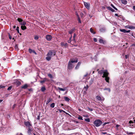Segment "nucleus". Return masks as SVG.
Masks as SVG:
<instances>
[{"mask_svg":"<svg viewBox=\"0 0 135 135\" xmlns=\"http://www.w3.org/2000/svg\"><path fill=\"white\" fill-rule=\"evenodd\" d=\"M56 52L54 50H50L47 54V56L46 58L47 60L48 61H50L52 56L55 55Z\"/></svg>","mask_w":135,"mask_h":135,"instance_id":"obj_1","label":"nucleus"},{"mask_svg":"<svg viewBox=\"0 0 135 135\" xmlns=\"http://www.w3.org/2000/svg\"><path fill=\"white\" fill-rule=\"evenodd\" d=\"M94 125L97 127L100 126L102 123V122L99 119L95 120L93 123Z\"/></svg>","mask_w":135,"mask_h":135,"instance_id":"obj_2","label":"nucleus"},{"mask_svg":"<svg viewBox=\"0 0 135 135\" xmlns=\"http://www.w3.org/2000/svg\"><path fill=\"white\" fill-rule=\"evenodd\" d=\"M17 20L19 22L20 24L22 25V26L25 25L26 24V21H23V20L21 18H18L17 19Z\"/></svg>","mask_w":135,"mask_h":135,"instance_id":"obj_3","label":"nucleus"},{"mask_svg":"<svg viewBox=\"0 0 135 135\" xmlns=\"http://www.w3.org/2000/svg\"><path fill=\"white\" fill-rule=\"evenodd\" d=\"M46 39L48 41H50L51 40L52 37L50 35H48L46 36Z\"/></svg>","mask_w":135,"mask_h":135,"instance_id":"obj_4","label":"nucleus"},{"mask_svg":"<svg viewBox=\"0 0 135 135\" xmlns=\"http://www.w3.org/2000/svg\"><path fill=\"white\" fill-rule=\"evenodd\" d=\"M73 67L74 66L72 64V63L70 61H69L68 63V69H71L73 68Z\"/></svg>","mask_w":135,"mask_h":135,"instance_id":"obj_5","label":"nucleus"},{"mask_svg":"<svg viewBox=\"0 0 135 135\" xmlns=\"http://www.w3.org/2000/svg\"><path fill=\"white\" fill-rule=\"evenodd\" d=\"M99 31L102 32H104L106 31V28L104 26L101 27L99 30Z\"/></svg>","mask_w":135,"mask_h":135,"instance_id":"obj_6","label":"nucleus"},{"mask_svg":"<svg viewBox=\"0 0 135 135\" xmlns=\"http://www.w3.org/2000/svg\"><path fill=\"white\" fill-rule=\"evenodd\" d=\"M24 124L25 125L28 127H30L32 126L31 124H30V123L29 122H25Z\"/></svg>","mask_w":135,"mask_h":135,"instance_id":"obj_7","label":"nucleus"},{"mask_svg":"<svg viewBox=\"0 0 135 135\" xmlns=\"http://www.w3.org/2000/svg\"><path fill=\"white\" fill-rule=\"evenodd\" d=\"M120 31L123 32L124 33H129L130 31V30H126L124 29H120Z\"/></svg>","mask_w":135,"mask_h":135,"instance_id":"obj_8","label":"nucleus"},{"mask_svg":"<svg viewBox=\"0 0 135 135\" xmlns=\"http://www.w3.org/2000/svg\"><path fill=\"white\" fill-rule=\"evenodd\" d=\"M108 74L109 73L107 71L105 70V71H104L103 76L102 77L104 78L106 76H108Z\"/></svg>","mask_w":135,"mask_h":135,"instance_id":"obj_9","label":"nucleus"},{"mask_svg":"<svg viewBox=\"0 0 135 135\" xmlns=\"http://www.w3.org/2000/svg\"><path fill=\"white\" fill-rule=\"evenodd\" d=\"M96 98L99 100L103 101L104 99V98H102L100 96H97L96 97Z\"/></svg>","mask_w":135,"mask_h":135,"instance_id":"obj_10","label":"nucleus"},{"mask_svg":"<svg viewBox=\"0 0 135 135\" xmlns=\"http://www.w3.org/2000/svg\"><path fill=\"white\" fill-rule=\"evenodd\" d=\"M125 27L126 28H129L130 29H135V27L132 26H126Z\"/></svg>","mask_w":135,"mask_h":135,"instance_id":"obj_11","label":"nucleus"},{"mask_svg":"<svg viewBox=\"0 0 135 135\" xmlns=\"http://www.w3.org/2000/svg\"><path fill=\"white\" fill-rule=\"evenodd\" d=\"M84 5L88 9H90V5L89 4H88L87 3L85 2H84Z\"/></svg>","mask_w":135,"mask_h":135,"instance_id":"obj_12","label":"nucleus"},{"mask_svg":"<svg viewBox=\"0 0 135 135\" xmlns=\"http://www.w3.org/2000/svg\"><path fill=\"white\" fill-rule=\"evenodd\" d=\"M58 88L60 90L63 91H65L67 90V88L66 87L64 88H62L60 87H58Z\"/></svg>","mask_w":135,"mask_h":135,"instance_id":"obj_13","label":"nucleus"},{"mask_svg":"<svg viewBox=\"0 0 135 135\" xmlns=\"http://www.w3.org/2000/svg\"><path fill=\"white\" fill-rule=\"evenodd\" d=\"M32 130V128L30 127H28V133L30 135L31 134V132Z\"/></svg>","mask_w":135,"mask_h":135,"instance_id":"obj_14","label":"nucleus"},{"mask_svg":"<svg viewBox=\"0 0 135 135\" xmlns=\"http://www.w3.org/2000/svg\"><path fill=\"white\" fill-rule=\"evenodd\" d=\"M61 45L62 46H64L65 47H67L68 45L67 43H64L63 42H62L61 43Z\"/></svg>","mask_w":135,"mask_h":135,"instance_id":"obj_15","label":"nucleus"},{"mask_svg":"<svg viewBox=\"0 0 135 135\" xmlns=\"http://www.w3.org/2000/svg\"><path fill=\"white\" fill-rule=\"evenodd\" d=\"M99 42L100 43H103L104 44L105 43V42L104 41L103 39L100 38L99 40Z\"/></svg>","mask_w":135,"mask_h":135,"instance_id":"obj_16","label":"nucleus"},{"mask_svg":"<svg viewBox=\"0 0 135 135\" xmlns=\"http://www.w3.org/2000/svg\"><path fill=\"white\" fill-rule=\"evenodd\" d=\"M47 81V79L46 78H45L43 79V80H41L40 81V83H41L42 84V83H44L45 81Z\"/></svg>","mask_w":135,"mask_h":135,"instance_id":"obj_17","label":"nucleus"},{"mask_svg":"<svg viewBox=\"0 0 135 135\" xmlns=\"http://www.w3.org/2000/svg\"><path fill=\"white\" fill-rule=\"evenodd\" d=\"M107 8L108 10L111 11L112 12H114L115 11L114 10L110 7H108Z\"/></svg>","mask_w":135,"mask_h":135,"instance_id":"obj_18","label":"nucleus"},{"mask_svg":"<svg viewBox=\"0 0 135 135\" xmlns=\"http://www.w3.org/2000/svg\"><path fill=\"white\" fill-rule=\"evenodd\" d=\"M78 62V59H75L74 60H71L70 62L71 63H73L74 62L76 63Z\"/></svg>","mask_w":135,"mask_h":135,"instance_id":"obj_19","label":"nucleus"},{"mask_svg":"<svg viewBox=\"0 0 135 135\" xmlns=\"http://www.w3.org/2000/svg\"><path fill=\"white\" fill-rule=\"evenodd\" d=\"M80 64H81V62H79L78 63L76 66L75 67V69H78L79 68V67L80 66Z\"/></svg>","mask_w":135,"mask_h":135,"instance_id":"obj_20","label":"nucleus"},{"mask_svg":"<svg viewBox=\"0 0 135 135\" xmlns=\"http://www.w3.org/2000/svg\"><path fill=\"white\" fill-rule=\"evenodd\" d=\"M28 86L27 84H25L24 85L21 87V88L23 89H26L28 87Z\"/></svg>","mask_w":135,"mask_h":135,"instance_id":"obj_21","label":"nucleus"},{"mask_svg":"<svg viewBox=\"0 0 135 135\" xmlns=\"http://www.w3.org/2000/svg\"><path fill=\"white\" fill-rule=\"evenodd\" d=\"M122 3L124 4H126L127 3V1L126 0H122Z\"/></svg>","mask_w":135,"mask_h":135,"instance_id":"obj_22","label":"nucleus"},{"mask_svg":"<svg viewBox=\"0 0 135 135\" xmlns=\"http://www.w3.org/2000/svg\"><path fill=\"white\" fill-rule=\"evenodd\" d=\"M52 100V99L51 98H50L46 102V104H48Z\"/></svg>","mask_w":135,"mask_h":135,"instance_id":"obj_23","label":"nucleus"},{"mask_svg":"<svg viewBox=\"0 0 135 135\" xmlns=\"http://www.w3.org/2000/svg\"><path fill=\"white\" fill-rule=\"evenodd\" d=\"M21 29L23 30H24L26 29V27L25 25L21 26Z\"/></svg>","mask_w":135,"mask_h":135,"instance_id":"obj_24","label":"nucleus"},{"mask_svg":"<svg viewBox=\"0 0 135 135\" xmlns=\"http://www.w3.org/2000/svg\"><path fill=\"white\" fill-rule=\"evenodd\" d=\"M105 77V80L107 82L109 83V77L108 76H106Z\"/></svg>","mask_w":135,"mask_h":135,"instance_id":"obj_25","label":"nucleus"},{"mask_svg":"<svg viewBox=\"0 0 135 135\" xmlns=\"http://www.w3.org/2000/svg\"><path fill=\"white\" fill-rule=\"evenodd\" d=\"M65 100L66 101L69 102L70 100V99L67 97H64Z\"/></svg>","mask_w":135,"mask_h":135,"instance_id":"obj_26","label":"nucleus"},{"mask_svg":"<svg viewBox=\"0 0 135 135\" xmlns=\"http://www.w3.org/2000/svg\"><path fill=\"white\" fill-rule=\"evenodd\" d=\"M41 90L42 91L44 92L46 90V88L44 86H42L41 88Z\"/></svg>","mask_w":135,"mask_h":135,"instance_id":"obj_27","label":"nucleus"},{"mask_svg":"<svg viewBox=\"0 0 135 135\" xmlns=\"http://www.w3.org/2000/svg\"><path fill=\"white\" fill-rule=\"evenodd\" d=\"M90 31L91 33H93V34H95V32L93 31V30L92 28H91L90 29Z\"/></svg>","mask_w":135,"mask_h":135,"instance_id":"obj_28","label":"nucleus"},{"mask_svg":"<svg viewBox=\"0 0 135 135\" xmlns=\"http://www.w3.org/2000/svg\"><path fill=\"white\" fill-rule=\"evenodd\" d=\"M104 90H108L109 92H110V88H104Z\"/></svg>","mask_w":135,"mask_h":135,"instance_id":"obj_29","label":"nucleus"},{"mask_svg":"<svg viewBox=\"0 0 135 135\" xmlns=\"http://www.w3.org/2000/svg\"><path fill=\"white\" fill-rule=\"evenodd\" d=\"M104 73V71L103 70H100L98 71V73L100 74H102Z\"/></svg>","mask_w":135,"mask_h":135,"instance_id":"obj_30","label":"nucleus"},{"mask_svg":"<svg viewBox=\"0 0 135 135\" xmlns=\"http://www.w3.org/2000/svg\"><path fill=\"white\" fill-rule=\"evenodd\" d=\"M55 104L54 103H52L51 105H50V107L52 108H53L55 107Z\"/></svg>","mask_w":135,"mask_h":135,"instance_id":"obj_31","label":"nucleus"},{"mask_svg":"<svg viewBox=\"0 0 135 135\" xmlns=\"http://www.w3.org/2000/svg\"><path fill=\"white\" fill-rule=\"evenodd\" d=\"M89 88V86L88 85H87L86 86H85L84 88V89L86 91Z\"/></svg>","mask_w":135,"mask_h":135,"instance_id":"obj_32","label":"nucleus"},{"mask_svg":"<svg viewBox=\"0 0 135 135\" xmlns=\"http://www.w3.org/2000/svg\"><path fill=\"white\" fill-rule=\"evenodd\" d=\"M111 6L114 9L116 10H117V8H116L115 7H114V6L112 4H111Z\"/></svg>","mask_w":135,"mask_h":135,"instance_id":"obj_33","label":"nucleus"},{"mask_svg":"<svg viewBox=\"0 0 135 135\" xmlns=\"http://www.w3.org/2000/svg\"><path fill=\"white\" fill-rule=\"evenodd\" d=\"M85 120L88 122H90V119L89 118L85 119Z\"/></svg>","mask_w":135,"mask_h":135,"instance_id":"obj_34","label":"nucleus"},{"mask_svg":"<svg viewBox=\"0 0 135 135\" xmlns=\"http://www.w3.org/2000/svg\"><path fill=\"white\" fill-rule=\"evenodd\" d=\"M78 118V119H80V120H83L82 117L80 115H79V117Z\"/></svg>","mask_w":135,"mask_h":135,"instance_id":"obj_35","label":"nucleus"},{"mask_svg":"<svg viewBox=\"0 0 135 135\" xmlns=\"http://www.w3.org/2000/svg\"><path fill=\"white\" fill-rule=\"evenodd\" d=\"M33 50L31 49L30 48L28 49V51L30 53H31L32 52Z\"/></svg>","mask_w":135,"mask_h":135,"instance_id":"obj_36","label":"nucleus"},{"mask_svg":"<svg viewBox=\"0 0 135 135\" xmlns=\"http://www.w3.org/2000/svg\"><path fill=\"white\" fill-rule=\"evenodd\" d=\"M48 76L51 78H53V77L51 74H48Z\"/></svg>","mask_w":135,"mask_h":135,"instance_id":"obj_37","label":"nucleus"},{"mask_svg":"<svg viewBox=\"0 0 135 135\" xmlns=\"http://www.w3.org/2000/svg\"><path fill=\"white\" fill-rule=\"evenodd\" d=\"M73 31L74 30L73 29H71L69 31V33L70 34H71L73 33Z\"/></svg>","mask_w":135,"mask_h":135,"instance_id":"obj_38","label":"nucleus"},{"mask_svg":"<svg viewBox=\"0 0 135 135\" xmlns=\"http://www.w3.org/2000/svg\"><path fill=\"white\" fill-rule=\"evenodd\" d=\"M12 88V86H10L8 88L7 90H10Z\"/></svg>","mask_w":135,"mask_h":135,"instance_id":"obj_39","label":"nucleus"},{"mask_svg":"<svg viewBox=\"0 0 135 135\" xmlns=\"http://www.w3.org/2000/svg\"><path fill=\"white\" fill-rule=\"evenodd\" d=\"M38 37L37 36H36L35 37L34 39L35 40H37L38 39Z\"/></svg>","mask_w":135,"mask_h":135,"instance_id":"obj_40","label":"nucleus"},{"mask_svg":"<svg viewBox=\"0 0 135 135\" xmlns=\"http://www.w3.org/2000/svg\"><path fill=\"white\" fill-rule=\"evenodd\" d=\"M15 48L16 49V50H18V47L16 45L15 46Z\"/></svg>","mask_w":135,"mask_h":135,"instance_id":"obj_41","label":"nucleus"},{"mask_svg":"<svg viewBox=\"0 0 135 135\" xmlns=\"http://www.w3.org/2000/svg\"><path fill=\"white\" fill-rule=\"evenodd\" d=\"M78 21L80 23H81V22L80 20V17H78Z\"/></svg>","mask_w":135,"mask_h":135,"instance_id":"obj_42","label":"nucleus"},{"mask_svg":"<svg viewBox=\"0 0 135 135\" xmlns=\"http://www.w3.org/2000/svg\"><path fill=\"white\" fill-rule=\"evenodd\" d=\"M19 28L18 27H17V28H16V30L18 33H19Z\"/></svg>","mask_w":135,"mask_h":135,"instance_id":"obj_43","label":"nucleus"},{"mask_svg":"<svg viewBox=\"0 0 135 135\" xmlns=\"http://www.w3.org/2000/svg\"><path fill=\"white\" fill-rule=\"evenodd\" d=\"M80 15L81 17H82L83 16L84 14L80 12Z\"/></svg>","mask_w":135,"mask_h":135,"instance_id":"obj_44","label":"nucleus"},{"mask_svg":"<svg viewBox=\"0 0 135 135\" xmlns=\"http://www.w3.org/2000/svg\"><path fill=\"white\" fill-rule=\"evenodd\" d=\"M59 111L60 113H61L62 112H63L64 113L65 112L63 110L61 109H59Z\"/></svg>","mask_w":135,"mask_h":135,"instance_id":"obj_45","label":"nucleus"},{"mask_svg":"<svg viewBox=\"0 0 135 135\" xmlns=\"http://www.w3.org/2000/svg\"><path fill=\"white\" fill-rule=\"evenodd\" d=\"M5 87V86L2 85H0V88H3Z\"/></svg>","mask_w":135,"mask_h":135,"instance_id":"obj_46","label":"nucleus"},{"mask_svg":"<svg viewBox=\"0 0 135 135\" xmlns=\"http://www.w3.org/2000/svg\"><path fill=\"white\" fill-rule=\"evenodd\" d=\"M87 108L90 111H92L93 110V109L92 108H90L89 107H88Z\"/></svg>","mask_w":135,"mask_h":135,"instance_id":"obj_47","label":"nucleus"},{"mask_svg":"<svg viewBox=\"0 0 135 135\" xmlns=\"http://www.w3.org/2000/svg\"><path fill=\"white\" fill-rule=\"evenodd\" d=\"M76 15L77 16L78 18L79 17L78 13L77 12H76Z\"/></svg>","mask_w":135,"mask_h":135,"instance_id":"obj_48","label":"nucleus"},{"mask_svg":"<svg viewBox=\"0 0 135 135\" xmlns=\"http://www.w3.org/2000/svg\"><path fill=\"white\" fill-rule=\"evenodd\" d=\"M93 40L95 42H96L97 41V39L95 38H93Z\"/></svg>","mask_w":135,"mask_h":135,"instance_id":"obj_49","label":"nucleus"},{"mask_svg":"<svg viewBox=\"0 0 135 135\" xmlns=\"http://www.w3.org/2000/svg\"><path fill=\"white\" fill-rule=\"evenodd\" d=\"M17 84H18V85H20V84H21V83L19 81H17Z\"/></svg>","mask_w":135,"mask_h":135,"instance_id":"obj_50","label":"nucleus"},{"mask_svg":"<svg viewBox=\"0 0 135 135\" xmlns=\"http://www.w3.org/2000/svg\"><path fill=\"white\" fill-rule=\"evenodd\" d=\"M133 132H129V133H128V132H127V134H133Z\"/></svg>","mask_w":135,"mask_h":135,"instance_id":"obj_51","label":"nucleus"},{"mask_svg":"<svg viewBox=\"0 0 135 135\" xmlns=\"http://www.w3.org/2000/svg\"><path fill=\"white\" fill-rule=\"evenodd\" d=\"M129 124L133 123V122L132 120H130L129 122Z\"/></svg>","mask_w":135,"mask_h":135,"instance_id":"obj_52","label":"nucleus"},{"mask_svg":"<svg viewBox=\"0 0 135 135\" xmlns=\"http://www.w3.org/2000/svg\"><path fill=\"white\" fill-rule=\"evenodd\" d=\"M32 52L35 55H36L37 54L36 52L34 50H33Z\"/></svg>","mask_w":135,"mask_h":135,"instance_id":"obj_53","label":"nucleus"},{"mask_svg":"<svg viewBox=\"0 0 135 135\" xmlns=\"http://www.w3.org/2000/svg\"><path fill=\"white\" fill-rule=\"evenodd\" d=\"M75 36H76V35H75V33H74V36H73V37H74V39H74V40H75Z\"/></svg>","mask_w":135,"mask_h":135,"instance_id":"obj_54","label":"nucleus"},{"mask_svg":"<svg viewBox=\"0 0 135 135\" xmlns=\"http://www.w3.org/2000/svg\"><path fill=\"white\" fill-rule=\"evenodd\" d=\"M9 38L10 39H11L12 38V36L10 35H9Z\"/></svg>","mask_w":135,"mask_h":135,"instance_id":"obj_55","label":"nucleus"},{"mask_svg":"<svg viewBox=\"0 0 135 135\" xmlns=\"http://www.w3.org/2000/svg\"><path fill=\"white\" fill-rule=\"evenodd\" d=\"M133 9L135 11V6H133Z\"/></svg>","mask_w":135,"mask_h":135,"instance_id":"obj_56","label":"nucleus"},{"mask_svg":"<svg viewBox=\"0 0 135 135\" xmlns=\"http://www.w3.org/2000/svg\"><path fill=\"white\" fill-rule=\"evenodd\" d=\"M40 116L39 115H38L37 116V119L38 120H40Z\"/></svg>","mask_w":135,"mask_h":135,"instance_id":"obj_57","label":"nucleus"},{"mask_svg":"<svg viewBox=\"0 0 135 135\" xmlns=\"http://www.w3.org/2000/svg\"><path fill=\"white\" fill-rule=\"evenodd\" d=\"M109 123L108 122H107V123H104L103 124V126H105V124H108Z\"/></svg>","mask_w":135,"mask_h":135,"instance_id":"obj_58","label":"nucleus"},{"mask_svg":"<svg viewBox=\"0 0 135 135\" xmlns=\"http://www.w3.org/2000/svg\"><path fill=\"white\" fill-rule=\"evenodd\" d=\"M71 40L70 39H69L68 41V43H70L71 42Z\"/></svg>","mask_w":135,"mask_h":135,"instance_id":"obj_59","label":"nucleus"},{"mask_svg":"<svg viewBox=\"0 0 135 135\" xmlns=\"http://www.w3.org/2000/svg\"><path fill=\"white\" fill-rule=\"evenodd\" d=\"M119 126L118 125H117L116 126V127L118 128V127H119Z\"/></svg>","mask_w":135,"mask_h":135,"instance_id":"obj_60","label":"nucleus"},{"mask_svg":"<svg viewBox=\"0 0 135 135\" xmlns=\"http://www.w3.org/2000/svg\"><path fill=\"white\" fill-rule=\"evenodd\" d=\"M15 106H16V104H14V105H13V109H14L15 108Z\"/></svg>","mask_w":135,"mask_h":135,"instance_id":"obj_61","label":"nucleus"},{"mask_svg":"<svg viewBox=\"0 0 135 135\" xmlns=\"http://www.w3.org/2000/svg\"><path fill=\"white\" fill-rule=\"evenodd\" d=\"M115 16H118V14L117 13H115Z\"/></svg>","mask_w":135,"mask_h":135,"instance_id":"obj_62","label":"nucleus"},{"mask_svg":"<svg viewBox=\"0 0 135 135\" xmlns=\"http://www.w3.org/2000/svg\"><path fill=\"white\" fill-rule=\"evenodd\" d=\"M88 75V74H86V75H85L84 76V77H86Z\"/></svg>","mask_w":135,"mask_h":135,"instance_id":"obj_63","label":"nucleus"},{"mask_svg":"<svg viewBox=\"0 0 135 135\" xmlns=\"http://www.w3.org/2000/svg\"><path fill=\"white\" fill-rule=\"evenodd\" d=\"M4 48L5 49H7V47H4Z\"/></svg>","mask_w":135,"mask_h":135,"instance_id":"obj_64","label":"nucleus"}]
</instances>
